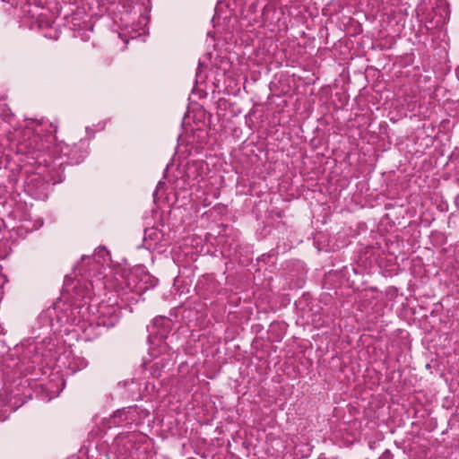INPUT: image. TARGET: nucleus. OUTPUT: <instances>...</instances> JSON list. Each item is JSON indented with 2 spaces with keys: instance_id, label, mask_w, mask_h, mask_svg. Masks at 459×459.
<instances>
[{
  "instance_id": "obj_1",
  "label": "nucleus",
  "mask_w": 459,
  "mask_h": 459,
  "mask_svg": "<svg viewBox=\"0 0 459 459\" xmlns=\"http://www.w3.org/2000/svg\"><path fill=\"white\" fill-rule=\"evenodd\" d=\"M88 366V361L82 357L74 358L73 361L70 364L71 369L75 372L77 370H82Z\"/></svg>"
},
{
  "instance_id": "obj_2",
  "label": "nucleus",
  "mask_w": 459,
  "mask_h": 459,
  "mask_svg": "<svg viewBox=\"0 0 459 459\" xmlns=\"http://www.w3.org/2000/svg\"><path fill=\"white\" fill-rule=\"evenodd\" d=\"M101 324L108 327L114 326L119 320V316L115 310L110 313V316L107 320L105 318L104 312H101Z\"/></svg>"
},
{
  "instance_id": "obj_4",
  "label": "nucleus",
  "mask_w": 459,
  "mask_h": 459,
  "mask_svg": "<svg viewBox=\"0 0 459 459\" xmlns=\"http://www.w3.org/2000/svg\"><path fill=\"white\" fill-rule=\"evenodd\" d=\"M60 148H61V151L64 152L65 155H68L69 154L70 148H69L68 145H65V149L62 146H60Z\"/></svg>"
},
{
  "instance_id": "obj_5",
  "label": "nucleus",
  "mask_w": 459,
  "mask_h": 459,
  "mask_svg": "<svg viewBox=\"0 0 459 459\" xmlns=\"http://www.w3.org/2000/svg\"><path fill=\"white\" fill-rule=\"evenodd\" d=\"M160 321H163V319H155L154 320V325L158 324V322H160Z\"/></svg>"
},
{
  "instance_id": "obj_3",
  "label": "nucleus",
  "mask_w": 459,
  "mask_h": 459,
  "mask_svg": "<svg viewBox=\"0 0 459 459\" xmlns=\"http://www.w3.org/2000/svg\"><path fill=\"white\" fill-rule=\"evenodd\" d=\"M156 231L154 230V229H151V230H148L145 231V236L146 237H149L151 238H152L153 235H156Z\"/></svg>"
}]
</instances>
